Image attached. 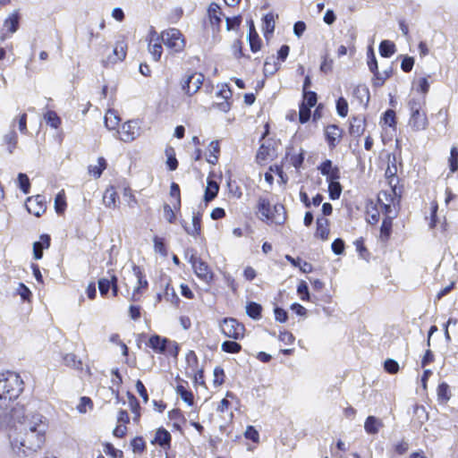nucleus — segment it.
I'll return each instance as SVG.
<instances>
[{"label":"nucleus","mask_w":458,"mask_h":458,"mask_svg":"<svg viewBox=\"0 0 458 458\" xmlns=\"http://www.w3.org/2000/svg\"><path fill=\"white\" fill-rule=\"evenodd\" d=\"M318 101V95L315 91H305L303 92V100L300 105H305L308 107L312 108L316 106Z\"/></svg>","instance_id":"44"},{"label":"nucleus","mask_w":458,"mask_h":458,"mask_svg":"<svg viewBox=\"0 0 458 458\" xmlns=\"http://www.w3.org/2000/svg\"><path fill=\"white\" fill-rule=\"evenodd\" d=\"M262 30L264 37L268 39V37L274 33L275 30V19L273 13H269L262 18Z\"/></svg>","instance_id":"28"},{"label":"nucleus","mask_w":458,"mask_h":458,"mask_svg":"<svg viewBox=\"0 0 458 458\" xmlns=\"http://www.w3.org/2000/svg\"><path fill=\"white\" fill-rule=\"evenodd\" d=\"M106 168V161L104 157H100L98 158V165H89V173L95 178H99L103 171Z\"/></svg>","instance_id":"37"},{"label":"nucleus","mask_w":458,"mask_h":458,"mask_svg":"<svg viewBox=\"0 0 458 458\" xmlns=\"http://www.w3.org/2000/svg\"><path fill=\"white\" fill-rule=\"evenodd\" d=\"M365 131V118L361 115L353 116L350 123L349 132L353 137H360Z\"/></svg>","instance_id":"18"},{"label":"nucleus","mask_w":458,"mask_h":458,"mask_svg":"<svg viewBox=\"0 0 458 458\" xmlns=\"http://www.w3.org/2000/svg\"><path fill=\"white\" fill-rule=\"evenodd\" d=\"M162 42L174 52H181L185 47L182 34L178 29L170 28L161 33Z\"/></svg>","instance_id":"4"},{"label":"nucleus","mask_w":458,"mask_h":458,"mask_svg":"<svg viewBox=\"0 0 458 458\" xmlns=\"http://www.w3.org/2000/svg\"><path fill=\"white\" fill-rule=\"evenodd\" d=\"M15 121H13L12 123L13 129L8 133H6L3 138L4 143L7 145V149L10 154H13L18 143V135L13 129Z\"/></svg>","instance_id":"27"},{"label":"nucleus","mask_w":458,"mask_h":458,"mask_svg":"<svg viewBox=\"0 0 458 458\" xmlns=\"http://www.w3.org/2000/svg\"><path fill=\"white\" fill-rule=\"evenodd\" d=\"M368 66L369 71L373 73V86L374 87H381L385 83V81L389 79L392 75V69L385 71V76H382L381 72L378 71L377 61L376 55L374 54L373 48L369 47L368 49Z\"/></svg>","instance_id":"5"},{"label":"nucleus","mask_w":458,"mask_h":458,"mask_svg":"<svg viewBox=\"0 0 458 458\" xmlns=\"http://www.w3.org/2000/svg\"><path fill=\"white\" fill-rule=\"evenodd\" d=\"M299 109V121L302 124L306 123L310 118L311 108L305 105H300Z\"/></svg>","instance_id":"58"},{"label":"nucleus","mask_w":458,"mask_h":458,"mask_svg":"<svg viewBox=\"0 0 458 458\" xmlns=\"http://www.w3.org/2000/svg\"><path fill=\"white\" fill-rule=\"evenodd\" d=\"M172 437L171 434L163 427L157 428L154 439L151 441L153 445H158L163 449H169L171 447Z\"/></svg>","instance_id":"14"},{"label":"nucleus","mask_w":458,"mask_h":458,"mask_svg":"<svg viewBox=\"0 0 458 458\" xmlns=\"http://www.w3.org/2000/svg\"><path fill=\"white\" fill-rule=\"evenodd\" d=\"M133 453H143L146 449V443L142 437H135L131 441Z\"/></svg>","instance_id":"48"},{"label":"nucleus","mask_w":458,"mask_h":458,"mask_svg":"<svg viewBox=\"0 0 458 458\" xmlns=\"http://www.w3.org/2000/svg\"><path fill=\"white\" fill-rule=\"evenodd\" d=\"M66 208L64 195L58 193L55 199V208L57 214H62Z\"/></svg>","instance_id":"62"},{"label":"nucleus","mask_w":458,"mask_h":458,"mask_svg":"<svg viewBox=\"0 0 458 458\" xmlns=\"http://www.w3.org/2000/svg\"><path fill=\"white\" fill-rule=\"evenodd\" d=\"M127 44L123 41H117L113 50V55L108 56V62L115 64L123 61L126 56Z\"/></svg>","instance_id":"20"},{"label":"nucleus","mask_w":458,"mask_h":458,"mask_svg":"<svg viewBox=\"0 0 458 458\" xmlns=\"http://www.w3.org/2000/svg\"><path fill=\"white\" fill-rule=\"evenodd\" d=\"M328 225V219L324 217H318L317 219V230L315 233V236L320 238L323 241L327 240L329 235Z\"/></svg>","instance_id":"25"},{"label":"nucleus","mask_w":458,"mask_h":458,"mask_svg":"<svg viewBox=\"0 0 458 458\" xmlns=\"http://www.w3.org/2000/svg\"><path fill=\"white\" fill-rule=\"evenodd\" d=\"M297 293L301 296V299L304 301H310V294L309 292L308 284L305 281H301L297 286Z\"/></svg>","instance_id":"57"},{"label":"nucleus","mask_w":458,"mask_h":458,"mask_svg":"<svg viewBox=\"0 0 458 458\" xmlns=\"http://www.w3.org/2000/svg\"><path fill=\"white\" fill-rule=\"evenodd\" d=\"M104 452L106 455H109L112 458H123V451L116 449L111 443L104 444Z\"/></svg>","instance_id":"52"},{"label":"nucleus","mask_w":458,"mask_h":458,"mask_svg":"<svg viewBox=\"0 0 458 458\" xmlns=\"http://www.w3.org/2000/svg\"><path fill=\"white\" fill-rule=\"evenodd\" d=\"M396 174H397V166L394 165V167H391L390 165H388V166L386 170V177L388 179V183L391 186L392 191L394 195H397L396 185L399 182V179L396 176Z\"/></svg>","instance_id":"35"},{"label":"nucleus","mask_w":458,"mask_h":458,"mask_svg":"<svg viewBox=\"0 0 458 458\" xmlns=\"http://www.w3.org/2000/svg\"><path fill=\"white\" fill-rule=\"evenodd\" d=\"M262 306L256 301H249L246 305V314L254 320L261 318Z\"/></svg>","instance_id":"34"},{"label":"nucleus","mask_w":458,"mask_h":458,"mask_svg":"<svg viewBox=\"0 0 458 458\" xmlns=\"http://www.w3.org/2000/svg\"><path fill=\"white\" fill-rule=\"evenodd\" d=\"M148 51L151 54L153 59L155 61H158L162 55L163 48L162 45L159 41H157L155 43L148 42Z\"/></svg>","instance_id":"46"},{"label":"nucleus","mask_w":458,"mask_h":458,"mask_svg":"<svg viewBox=\"0 0 458 458\" xmlns=\"http://www.w3.org/2000/svg\"><path fill=\"white\" fill-rule=\"evenodd\" d=\"M204 81V75L200 72L186 74L181 81L182 90L188 96H192L199 91Z\"/></svg>","instance_id":"7"},{"label":"nucleus","mask_w":458,"mask_h":458,"mask_svg":"<svg viewBox=\"0 0 458 458\" xmlns=\"http://www.w3.org/2000/svg\"><path fill=\"white\" fill-rule=\"evenodd\" d=\"M244 437L247 439L251 440L252 442L258 443L259 440V434L258 430L253 426H248L244 432Z\"/></svg>","instance_id":"64"},{"label":"nucleus","mask_w":458,"mask_h":458,"mask_svg":"<svg viewBox=\"0 0 458 458\" xmlns=\"http://www.w3.org/2000/svg\"><path fill=\"white\" fill-rule=\"evenodd\" d=\"M328 182V194L332 200L338 199L342 193V185L339 180L329 181Z\"/></svg>","instance_id":"36"},{"label":"nucleus","mask_w":458,"mask_h":458,"mask_svg":"<svg viewBox=\"0 0 458 458\" xmlns=\"http://www.w3.org/2000/svg\"><path fill=\"white\" fill-rule=\"evenodd\" d=\"M153 242H154L155 251L158 252L163 257H166L167 256V249L165 247L164 239L161 237H158V236H155L153 238Z\"/></svg>","instance_id":"50"},{"label":"nucleus","mask_w":458,"mask_h":458,"mask_svg":"<svg viewBox=\"0 0 458 458\" xmlns=\"http://www.w3.org/2000/svg\"><path fill=\"white\" fill-rule=\"evenodd\" d=\"M219 151H220L219 142L217 140L211 141L208 146L209 157L207 158V161L209 164L216 165L218 160Z\"/></svg>","instance_id":"38"},{"label":"nucleus","mask_w":458,"mask_h":458,"mask_svg":"<svg viewBox=\"0 0 458 458\" xmlns=\"http://www.w3.org/2000/svg\"><path fill=\"white\" fill-rule=\"evenodd\" d=\"M16 293L21 296L23 301H30L32 296L31 291L23 283H19Z\"/></svg>","instance_id":"47"},{"label":"nucleus","mask_w":458,"mask_h":458,"mask_svg":"<svg viewBox=\"0 0 458 458\" xmlns=\"http://www.w3.org/2000/svg\"><path fill=\"white\" fill-rule=\"evenodd\" d=\"M220 327L222 333L228 338L238 340L244 336L245 327L233 318H225Z\"/></svg>","instance_id":"6"},{"label":"nucleus","mask_w":458,"mask_h":458,"mask_svg":"<svg viewBox=\"0 0 458 458\" xmlns=\"http://www.w3.org/2000/svg\"><path fill=\"white\" fill-rule=\"evenodd\" d=\"M132 271H133L134 276L137 277L138 283H139V286L133 291V294H132V300L133 301H137V299L135 297L136 294L140 293L141 288H145L146 289L148 287V283L144 278V275L142 273V270H141V268L139 266L133 265L132 266Z\"/></svg>","instance_id":"26"},{"label":"nucleus","mask_w":458,"mask_h":458,"mask_svg":"<svg viewBox=\"0 0 458 458\" xmlns=\"http://www.w3.org/2000/svg\"><path fill=\"white\" fill-rule=\"evenodd\" d=\"M221 350L227 353H238L242 350V345L235 341H225L221 344Z\"/></svg>","instance_id":"41"},{"label":"nucleus","mask_w":458,"mask_h":458,"mask_svg":"<svg viewBox=\"0 0 458 458\" xmlns=\"http://www.w3.org/2000/svg\"><path fill=\"white\" fill-rule=\"evenodd\" d=\"M326 140L330 149L335 148L342 137V131L335 124L328 125L325 131Z\"/></svg>","instance_id":"15"},{"label":"nucleus","mask_w":458,"mask_h":458,"mask_svg":"<svg viewBox=\"0 0 458 458\" xmlns=\"http://www.w3.org/2000/svg\"><path fill=\"white\" fill-rule=\"evenodd\" d=\"M336 112L341 117H345L348 114V103L344 97L336 100Z\"/></svg>","instance_id":"55"},{"label":"nucleus","mask_w":458,"mask_h":458,"mask_svg":"<svg viewBox=\"0 0 458 458\" xmlns=\"http://www.w3.org/2000/svg\"><path fill=\"white\" fill-rule=\"evenodd\" d=\"M17 180H18V186H19L20 190L24 194H28L30 190V182L28 175L26 174L20 173L18 174Z\"/></svg>","instance_id":"45"},{"label":"nucleus","mask_w":458,"mask_h":458,"mask_svg":"<svg viewBox=\"0 0 458 458\" xmlns=\"http://www.w3.org/2000/svg\"><path fill=\"white\" fill-rule=\"evenodd\" d=\"M170 339L160 336L158 335H152L148 341L147 345L154 352L161 354L166 353L169 348Z\"/></svg>","instance_id":"11"},{"label":"nucleus","mask_w":458,"mask_h":458,"mask_svg":"<svg viewBox=\"0 0 458 458\" xmlns=\"http://www.w3.org/2000/svg\"><path fill=\"white\" fill-rule=\"evenodd\" d=\"M382 120L384 123L389 127H394L396 124L395 112L393 109H387L384 112Z\"/></svg>","instance_id":"53"},{"label":"nucleus","mask_w":458,"mask_h":458,"mask_svg":"<svg viewBox=\"0 0 458 458\" xmlns=\"http://www.w3.org/2000/svg\"><path fill=\"white\" fill-rule=\"evenodd\" d=\"M120 140L124 142H131L140 135V126L138 120H130L124 123L120 131Z\"/></svg>","instance_id":"8"},{"label":"nucleus","mask_w":458,"mask_h":458,"mask_svg":"<svg viewBox=\"0 0 458 458\" xmlns=\"http://www.w3.org/2000/svg\"><path fill=\"white\" fill-rule=\"evenodd\" d=\"M120 118L114 110H108L105 116V125L108 130H114L118 125Z\"/></svg>","instance_id":"39"},{"label":"nucleus","mask_w":458,"mask_h":458,"mask_svg":"<svg viewBox=\"0 0 458 458\" xmlns=\"http://www.w3.org/2000/svg\"><path fill=\"white\" fill-rule=\"evenodd\" d=\"M276 155V150L274 147H271V144L263 143L260 145L257 155L256 161L259 164H262L266 162L268 158H272Z\"/></svg>","instance_id":"17"},{"label":"nucleus","mask_w":458,"mask_h":458,"mask_svg":"<svg viewBox=\"0 0 458 458\" xmlns=\"http://www.w3.org/2000/svg\"><path fill=\"white\" fill-rule=\"evenodd\" d=\"M165 154L167 157L166 165L168 170L174 171L178 167V160L175 157L174 149L173 148H168L165 149Z\"/></svg>","instance_id":"43"},{"label":"nucleus","mask_w":458,"mask_h":458,"mask_svg":"<svg viewBox=\"0 0 458 458\" xmlns=\"http://www.w3.org/2000/svg\"><path fill=\"white\" fill-rule=\"evenodd\" d=\"M354 245L356 247V250L359 252V255L361 259H368L369 256V252L364 245V240L362 237L357 239L354 242Z\"/></svg>","instance_id":"56"},{"label":"nucleus","mask_w":458,"mask_h":458,"mask_svg":"<svg viewBox=\"0 0 458 458\" xmlns=\"http://www.w3.org/2000/svg\"><path fill=\"white\" fill-rule=\"evenodd\" d=\"M274 314L275 319L279 323H285L288 319L287 311L279 306L274 308Z\"/></svg>","instance_id":"59"},{"label":"nucleus","mask_w":458,"mask_h":458,"mask_svg":"<svg viewBox=\"0 0 458 458\" xmlns=\"http://www.w3.org/2000/svg\"><path fill=\"white\" fill-rule=\"evenodd\" d=\"M208 14L210 23L219 27L222 23L220 6L216 3H211L208 8Z\"/></svg>","instance_id":"24"},{"label":"nucleus","mask_w":458,"mask_h":458,"mask_svg":"<svg viewBox=\"0 0 458 458\" xmlns=\"http://www.w3.org/2000/svg\"><path fill=\"white\" fill-rule=\"evenodd\" d=\"M64 361L66 366L72 367L73 369H81L82 362L81 360L77 359V356L73 353H68L64 357Z\"/></svg>","instance_id":"49"},{"label":"nucleus","mask_w":458,"mask_h":458,"mask_svg":"<svg viewBox=\"0 0 458 458\" xmlns=\"http://www.w3.org/2000/svg\"><path fill=\"white\" fill-rule=\"evenodd\" d=\"M181 224L188 234L197 236L199 234L201 230V214L199 212H193L191 229L187 226V223L184 220H182Z\"/></svg>","instance_id":"21"},{"label":"nucleus","mask_w":458,"mask_h":458,"mask_svg":"<svg viewBox=\"0 0 458 458\" xmlns=\"http://www.w3.org/2000/svg\"><path fill=\"white\" fill-rule=\"evenodd\" d=\"M25 206L30 214L39 217L45 213L47 209L46 198L45 196L39 194L29 197L26 200Z\"/></svg>","instance_id":"9"},{"label":"nucleus","mask_w":458,"mask_h":458,"mask_svg":"<svg viewBox=\"0 0 458 458\" xmlns=\"http://www.w3.org/2000/svg\"><path fill=\"white\" fill-rule=\"evenodd\" d=\"M286 220V211L283 204L277 203L274 205L269 220L276 225H283Z\"/></svg>","instance_id":"19"},{"label":"nucleus","mask_w":458,"mask_h":458,"mask_svg":"<svg viewBox=\"0 0 458 458\" xmlns=\"http://www.w3.org/2000/svg\"><path fill=\"white\" fill-rule=\"evenodd\" d=\"M44 118L46 123L54 129H57L61 125V118L55 111H47Z\"/></svg>","instance_id":"42"},{"label":"nucleus","mask_w":458,"mask_h":458,"mask_svg":"<svg viewBox=\"0 0 458 458\" xmlns=\"http://www.w3.org/2000/svg\"><path fill=\"white\" fill-rule=\"evenodd\" d=\"M242 21V19L241 15H236L233 17H226L225 18L226 30H237L240 27Z\"/></svg>","instance_id":"54"},{"label":"nucleus","mask_w":458,"mask_h":458,"mask_svg":"<svg viewBox=\"0 0 458 458\" xmlns=\"http://www.w3.org/2000/svg\"><path fill=\"white\" fill-rule=\"evenodd\" d=\"M448 163L449 169L452 173H454L458 170V148L453 147L451 148Z\"/></svg>","instance_id":"51"},{"label":"nucleus","mask_w":458,"mask_h":458,"mask_svg":"<svg viewBox=\"0 0 458 458\" xmlns=\"http://www.w3.org/2000/svg\"><path fill=\"white\" fill-rule=\"evenodd\" d=\"M258 211L261 214L260 219L262 221H268L272 211L271 204L268 199L259 197L257 204Z\"/></svg>","instance_id":"22"},{"label":"nucleus","mask_w":458,"mask_h":458,"mask_svg":"<svg viewBox=\"0 0 458 458\" xmlns=\"http://www.w3.org/2000/svg\"><path fill=\"white\" fill-rule=\"evenodd\" d=\"M383 427L382 421L375 416L369 415L367 417L364 428L368 434L375 435L377 434L379 428Z\"/></svg>","instance_id":"23"},{"label":"nucleus","mask_w":458,"mask_h":458,"mask_svg":"<svg viewBox=\"0 0 458 458\" xmlns=\"http://www.w3.org/2000/svg\"><path fill=\"white\" fill-rule=\"evenodd\" d=\"M280 69V64L275 60V56L267 57L263 72L266 77L274 75Z\"/></svg>","instance_id":"33"},{"label":"nucleus","mask_w":458,"mask_h":458,"mask_svg":"<svg viewBox=\"0 0 458 458\" xmlns=\"http://www.w3.org/2000/svg\"><path fill=\"white\" fill-rule=\"evenodd\" d=\"M40 414H33L30 421L14 427L9 437L13 450L18 455L28 456L40 449L46 440L47 424Z\"/></svg>","instance_id":"1"},{"label":"nucleus","mask_w":458,"mask_h":458,"mask_svg":"<svg viewBox=\"0 0 458 458\" xmlns=\"http://www.w3.org/2000/svg\"><path fill=\"white\" fill-rule=\"evenodd\" d=\"M22 381L14 372L0 374V409L7 408L6 401L15 400L22 391Z\"/></svg>","instance_id":"2"},{"label":"nucleus","mask_w":458,"mask_h":458,"mask_svg":"<svg viewBox=\"0 0 458 458\" xmlns=\"http://www.w3.org/2000/svg\"><path fill=\"white\" fill-rule=\"evenodd\" d=\"M30 419L25 414L24 405L16 403L8 412L0 413V426L10 428L13 432L15 426L30 421Z\"/></svg>","instance_id":"3"},{"label":"nucleus","mask_w":458,"mask_h":458,"mask_svg":"<svg viewBox=\"0 0 458 458\" xmlns=\"http://www.w3.org/2000/svg\"><path fill=\"white\" fill-rule=\"evenodd\" d=\"M193 270L196 276L207 284H209L213 281L214 274L205 261H199V264L195 266Z\"/></svg>","instance_id":"16"},{"label":"nucleus","mask_w":458,"mask_h":458,"mask_svg":"<svg viewBox=\"0 0 458 458\" xmlns=\"http://www.w3.org/2000/svg\"><path fill=\"white\" fill-rule=\"evenodd\" d=\"M409 125L414 131L425 130L428 126V118L426 113L423 111H414L411 114Z\"/></svg>","instance_id":"13"},{"label":"nucleus","mask_w":458,"mask_h":458,"mask_svg":"<svg viewBox=\"0 0 458 458\" xmlns=\"http://www.w3.org/2000/svg\"><path fill=\"white\" fill-rule=\"evenodd\" d=\"M378 50L382 57L389 58L395 53L396 48L394 42L385 39L380 42Z\"/></svg>","instance_id":"32"},{"label":"nucleus","mask_w":458,"mask_h":458,"mask_svg":"<svg viewBox=\"0 0 458 458\" xmlns=\"http://www.w3.org/2000/svg\"><path fill=\"white\" fill-rule=\"evenodd\" d=\"M249 31L247 34V40L250 44V47L251 52L257 53L260 50L262 46V41L256 30L254 22L252 20L248 21Z\"/></svg>","instance_id":"12"},{"label":"nucleus","mask_w":458,"mask_h":458,"mask_svg":"<svg viewBox=\"0 0 458 458\" xmlns=\"http://www.w3.org/2000/svg\"><path fill=\"white\" fill-rule=\"evenodd\" d=\"M449 386L443 382L437 386V396L439 400L447 401L450 398L449 395Z\"/></svg>","instance_id":"61"},{"label":"nucleus","mask_w":458,"mask_h":458,"mask_svg":"<svg viewBox=\"0 0 458 458\" xmlns=\"http://www.w3.org/2000/svg\"><path fill=\"white\" fill-rule=\"evenodd\" d=\"M4 27L6 28L7 31L11 34L16 32L20 27V14L18 12H14L4 21Z\"/></svg>","instance_id":"29"},{"label":"nucleus","mask_w":458,"mask_h":458,"mask_svg":"<svg viewBox=\"0 0 458 458\" xmlns=\"http://www.w3.org/2000/svg\"><path fill=\"white\" fill-rule=\"evenodd\" d=\"M394 216H386L380 226V238L386 242L389 239L392 233L393 219Z\"/></svg>","instance_id":"31"},{"label":"nucleus","mask_w":458,"mask_h":458,"mask_svg":"<svg viewBox=\"0 0 458 458\" xmlns=\"http://www.w3.org/2000/svg\"><path fill=\"white\" fill-rule=\"evenodd\" d=\"M176 393L188 405H193L194 396L191 391L187 390L182 385H177Z\"/></svg>","instance_id":"40"},{"label":"nucleus","mask_w":458,"mask_h":458,"mask_svg":"<svg viewBox=\"0 0 458 458\" xmlns=\"http://www.w3.org/2000/svg\"><path fill=\"white\" fill-rule=\"evenodd\" d=\"M384 369L390 374H395L399 370V364L394 359H387L384 362Z\"/></svg>","instance_id":"63"},{"label":"nucleus","mask_w":458,"mask_h":458,"mask_svg":"<svg viewBox=\"0 0 458 458\" xmlns=\"http://www.w3.org/2000/svg\"><path fill=\"white\" fill-rule=\"evenodd\" d=\"M219 184L211 179H208V185L204 194V200L206 203L212 201L218 193Z\"/></svg>","instance_id":"30"},{"label":"nucleus","mask_w":458,"mask_h":458,"mask_svg":"<svg viewBox=\"0 0 458 458\" xmlns=\"http://www.w3.org/2000/svg\"><path fill=\"white\" fill-rule=\"evenodd\" d=\"M98 284L101 296H106L109 293L112 282L107 278H100L98 282Z\"/></svg>","instance_id":"60"},{"label":"nucleus","mask_w":458,"mask_h":458,"mask_svg":"<svg viewBox=\"0 0 458 458\" xmlns=\"http://www.w3.org/2000/svg\"><path fill=\"white\" fill-rule=\"evenodd\" d=\"M320 174L327 177V182L340 179V169L337 165H333L330 159H326L318 166Z\"/></svg>","instance_id":"10"}]
</instances>
